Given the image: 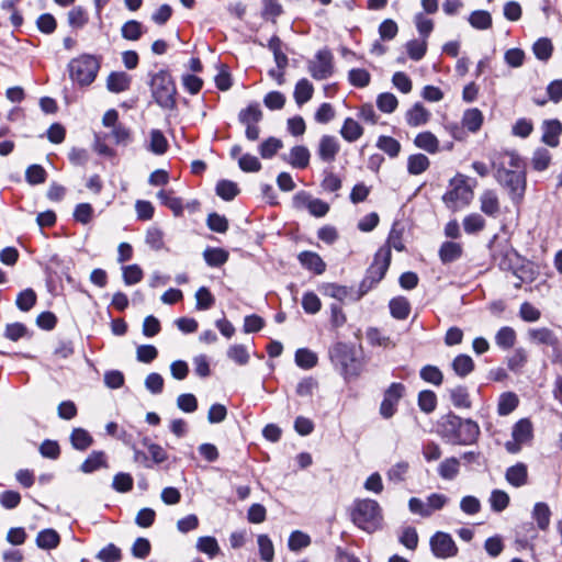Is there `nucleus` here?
I'll return each instance as SVG.
<instances>
[{
    "label": "nucleus",
    "instance_id": "1",
    "mask_svg": "<svg viewBox=\"0 0 562 562\" xmlns=\"http://www.w3.org/2000/svg\"><path fill=\"white\" fill-rule=\"evenodd\" d=\"M351 519L360 529L371 533L382 526V509L376 501L370 498L358 499L355 502Z\"/></svg>",
    "mask_w": 562,
    "mask_h": 562
},
{
    "label": "nucleus",
    "instance_id": "2",
    "mask_svg": "<svg viewBox=\"0 0 562 562\" xmlns=\"http://www.w3.org/2000/svg\"><path fill=\"white\" fill-rule=\"evenodd\" d=\"M450 189L443 194L442 201L446 206L456 212L469 205L474 196L476 181L470 183L469 177L458 173L450 180Z\"/></svg>",
    "mask_w": 562,
    "mask_h": 562
},
{
    "label": "nucleus",
    "instance_id": "3",
    "mask_svg": "<svg viewBox=\"0 0 562 562\" xmlns=\"http://www.w3.org/2000/svg\"><path fill=\"white\" fill-rule=\"evenodd\" d=\"M100 69V59L93 55L82 54L68 64L70 79L81 87L90 86Z\"/></svg>",
    "mask_w": 562,
    "mask_h": 562
},
{
    "label": "nucleus",
    "instance_id": "4",
    "mask_svg": "<svg viewBox=\"0 0 562 562\" xmlns=\"http://www.w3.org/2000/svg\"><path fill=\"white\" fill-rule=\"evenodd\" d=\"M446 431H452L453 436L449 439L453 443L470 445L476 440L480 435L479 425L471 419H461L457 415H448L445 423Z\"/></svg>",
    "mask_w": 562,
    "mask_h": 562
},
{
    "label": "nucleus",
    "instance_id": "5",
    "mask_svg": "<svg viewBox=\"0 0 562 562\" xmlns=\"http://www.w3.org/2000/svg\"><path fill=\"white\" fill-rule=\"evenodd\" d=\"M150 89L155 101L161 108L171 109L175 105L176 87L167 71L160 70L153 75Z\"/></svg>",
    "mask_w": 562,
    "mask_h": 562
},
{
    "label": "nucleus",
    "instance_id": "6",
    "mask_svg": "<svg viewBox=\"0 0 562 562\" xmlns=\"http://www.w3.org/2000/svg\"><path fill=\"white\" fill-rule=\"evenodd\" d=\"M497 181L504 186L514 203H519L525 194L526 178L522 171L498 168Z\"/></svg>",
    "mask_w": 562,
    "mask_h": 562
},
{
    "label": "nucleus",
    "instance_id": "7",
    "mask_svg": "<svg viewBox=\"0 0 562 562\" xmlns=\"http://www.w3.org/2000/svg\"><path fill=\"white\" fill-rule=\"evenodd\" d=\"M530 344L550 347L554 352H562V341L559 336L548 327H535L527 330Z\"/></svg>",
    "mask_w": 562,
    "mask_h": 562
},
{
    "label": "nucleus",
    "instance_id": "8",
    "mask_svg": "<svg viewBox=\"0 0 562 562\" xmlns=\"http://www.w3.org/2000/svg\"><path fill=\"white\" fill-rule=\"evenodd\" d=\"M432 553L437 558L446 559L457 554L458 548L449 533L438 531L430 539Z\"/></svg>",
    "mask_w": 562,
    "mask_h": 562
},
{
    "label": "nucleus",
    "instance_id": "9",
    "mask_svg": "<svg viewBox=\"0 0 562 562\" xmlns=\"http://www.w3.org/2000/svg\"><path fill=\"white\" fill-rule=\"evenodd\" d=\"M331 54L328 50H319L314 60L308 64V70L312 77L316 80H324L331 76L333 64Z\"/></svg>",
    "mask_w": 562,
    "mask_h": 562
},
{
    "label": "nucleus",
    "instance_id": "10",
    "mask_svg": "<svg viewBox=\"0 0 562 562\" xmlns=\"http://www.w3.org/2000/svg\"><path fill=\"white\" fill-rule=\"evenodd\" d=\"M405 386L402 383H392L384 393V398L380 406V414L384 418H391L395 412L398 401L402 398Z\"/></svg>",
    "mask_w": 562,
    "mask_h": 562
},
{
    "label": "nucleus",
    "instance_id": "11",
    "mask_svg": "<svg viewBox=\"0 0 562 562\" xmlns=\"http://www.w3.org/2000/svg\"><path fill=\"white\" fill-rule=\"evenodd\" d=\"M480 210L490 217H496L501 212V202L494 190H484L480 198Z\"/></svg>",
    "mask_w": 562,
    "mask_h": 562
},
{
    "label": "nucleus",
    "instance_id": "12",
    "mask_svg": "<svg viewBox=\"0 0 562 562\" xmlns=\"http://www.w3.org/2000/svg\"><path fill=\"white\" fill-rule=\"evenodd\" d=\"M340 146L336 137L324 135L318 144L317 154L325 162H333L339 153Z\"/></svg>",
    "mask_w": 562,
    "mask_h": 562
},
{
    "label": "nucleus",
    "instance_id": "13",
    "mask_svg": "<svg viewBox=\"0 0 562 562\" xmlns=\"http://www.w3.org/2000/svg\"><path fill=\"white\" fill-rule=\"evenodd\" d=\"M331 360L340 364L345 373H349V363L355 361L352 349L346 344H337L330 351Z\"/></svg>",
    "mask_w": 562,
    "mask_h": 562
},
{
    "label": "nucleus",
    "instance_id": "14",
    "mask_svg": "<svg viewBox=\"0 0 562 562\" xmlns=\"http://www.w3.org/2000/svg\"><path fill=\"white\" fill-rule=\"evenodd\" d=\"M506 481L515 486L521 487L528 483V470L525 463H517L507 469L505 473Z\"/></svg>",
    "mask_w": 562,
    "mask_h": 562
},
{
    "label": "nucleus",
    "instance_id": "15",
    "mask_svg": "<svg viewBox=\"0 0 562 562\" xmlns=\"http://www.w3.org/2000/svg\"><path fill=\"white\" fill-rule=\"evenodd\" d=\"M131 85V76L124 71H113L106 78V88L113 93L126 91Z\"/></svg>",
    "mask_w": 562,
    "mask_h": 562
},
{
    "label": "nucleus",
    "instance_id": "16",
    "mask_svg": "<svg viewBox=\"0 0 562 562\" xmlns=\"http://www.w3.org/2000/svg\"><path fill=\"white\" fill-rule=\"evenodd\" d=\"M297 258L304 268L315 272L316 274H322L326 269V263L316 252L302 251Z\"/></svg>",
    "mask_w": 562,
    "mask_h": 562
},
{
    "label": "nucleus",
    "instance_id": "17",
    "mask_svg": "<svg viewBox=\"0 0 562 562\" xmlns=\"http://www.w3.org/2000/svg\"><path fill=\"white\" fill-rule=\"evenodd\" d=\"M430 119V112L420 103H415L406 112V122L409 126L417 127L426 124Z\"/></svg>",
    "mask_w": 562,
    "mask_h": 562
},
{
    "label": "nucleus",
    "instance_id": "18",
    "mask_svg": "<svg viewBox=\"0 0 562 562\" xmlns=\"http://www.w3.org/2000/svg\"><path fill=\"white\" fill-rule=\"evenodd\" d=\"M562 132V125L558 120L546 121L543 123V135L542 140L551 147H555L559 144V136Z\"/></svg>",
    "mask_w": 562,
    "mask_h": 562
},
{
    "label": "nucleus",
    "instance_id": "19",
    "mask_svg": "<svg viewBox=\"0 0 562 562\" xmlns=\"http://www.w3.org/2000/svg\"><path fill=\"white\" fill-rule=\"evenodd\" d=\"M262 120V111L256 102L250 103L238 113V121L243 125L258 124Z\"/></svg>",
    "mask_w": 562,
    "mask_h": 562
},
{
    "label": "nucleus",
    "instance_id": "20",
    "mask_svg": "<svg viewBox=\"0 0 562 562\" xmlns=\"http://www.w3.org/2000/svg\"><path fill=\"white\" fill-rule=\"evenodd\" d=\"M532 518L540 530H547L551 519V510L548 504L543 502L536 503L532 509Z\"/></svg>",
    "mask_w": 562,
    "mask_h": 562
},
{
    "label": "nucleus",
    "instance_id": "21",
    "mask_svg": "<svg viewBox=\"0 0 562 562\" xmlns=\"http://www.w3.org/2000/svg\"><path fill=\"white\" fill-rule=\"evenodd\" d=\"M414 144L429 154H436L439 150V140L431 132L419 133Z\"/></svg>",
    "mask_w": 562,
    "mask_h": 562
},
{
    "label": "nucleus",
    "instance_id": "22",
    "mask_svg": "<svg viewBox=\"0 0 562 562\" xmlns=\"http://www.w3.org/2000/svg\"><path fill=\"white\" fill-rule=\"evenodd\" d=\"M310 150L305 146H294L289 154V164L295 168L303 169L308 166Z\"/></svg>",
    "mask_w": 562,
    "mask_h": 562
},
{
    "label": "nucleus",
    "instance_id": "23",
    "mask_svg": "<svg viewBox=\"0 0 562 562\" xmlns=\"http://www.w3.org/2000/svg\"><path fill=\"white\" fill-rule=\"evenodd\" d=\"M462 255V246L454 241H445L439 249V258L443 263L452 262Z\"/></svg>",
    "mask_w": 562,
    "mask_h": 562
},
{
    "label": "nucleus",
    "instance_id": "24",
    "mask_svg": "<svg viewBox=\"0 0 562 562\" xmlns=\"http://www.w3.org/2000/svg\"><path fill=\"white\" fill-rule=\"evenodd\" d=\"M482 123L483 114L479 109L473 108L464 112L462 117V124L468 131L472 133L477 132L481 128Z\"/></svg>",
    "mask_w": 562,
    "mask_h": 562
},
{
    "label": "nucleus",
    "instance_id": "25",
    "mask_svg": "<svg viewBox=\"0 0 562 562\" xmlns=\"http://www.w3.org/2000/svg\"><path fill=\"white\" fill-rule=\"evenodd\" d=\"M429 166L430 161L424 154H414L407 159V171L414 176L425 172Z\"/></svg>",
    "mask_w": 562,
    "mask_h": 562
},
{
    "label": "nucleus",
    "instance_id": "26",
    "mask_svg": "<svg viewBox=\"0 0 562 562\" xmlns=\"http://www.w3.org/2000/svg\"><path fill=\"white\" fill-rule=\"evenodd\" d=\"M390 312L394 318L405 319L409 315L411 304L403 296L394 297L390 301Z\"/></svg>",
    "mask_w": 562,
    "mask_h": 562
},
{
    "label": "nucleus",
    "instance_id": "27",
    "mask_svg": "<svg viewBox=\"0 0 562 562\" xmlns=\"http://www.w3.org/2000/svg\"><path fill=\"white\" fill-rule=\"evenodd\" d=\"M59 541V535L54 529H44L36 537V544L46 550L56 548Z\"/></svg>",
    "mask_w": 562,
    "mask_h": 562
},
{
    "label": "nucleus",
    "instance_id": "28",
    "mask_svg": "<svg viewBox=\"0 0 562 562\" xmlns=\"http://www.w3.org/2000/svg\"><path fill=\"white\" fill-rule=\"evenodd\" d=\"M157 198L164 205L169 207L173 212L175 215L178 216V215L182 214V212H183L182 200L180 198L173 196L172 191L160 190L157 193Z\"/></svg>",
    "mask_w": 562,
    "mask_h": 562
},
{
    "label": "nucleus",
    "instance_id": "29",
    "mask_svg": "<svg viewBox=\"0 0 562 562\" xmlns=\"http://www.w3.org/2000/svg\"><path fill=\"white\" fill-rule=\"evenodd\" d=\"M203 257L209 266L221 267L228 260V252L223 248H206Z\"/></svg>",
    "mask_w": 562,
    "mask_h": 562
},
{
    "label": "nucleus",
    "instance_id": "30",
    "mask_svg": "<svg viewBox=\"0 0 562 562\" xmlns=\"http://www.w3.org/2000/svg\"><path fill=\"white\" fill-rule=\"evenodd\" d=\"M314 92L313 85L307 79H301L294 89V99L299 105L306 103L311 100Z\"/></svg>",
    "mask_w": 562,
    "mask_h": 562
},
{
    "label": "nucleus",
    "instance_id": "31",
    "mask_svg": "<svg viewBox=\"0 0 562 562\" xmlns=\"http://www.w3.org/2000/svg\"><path fill=\"white\" fill-rule=\"evenodd\" d=\"M452 368L456 374H458L461 378H464L473 371L474 363L470 356L459 355L452 361Z\"/></svg>",
    "mask_w": 562,
    "mask_h": 562
},
{
    "label": "nucleus",
    "instance_id": "32",
    "mask_svg": "<svg viewBox=\"0 0 562 562\" xmlns=\"http://www.w3.org/2000/svg\"><path fill=\"white\" fill-rule=\"evenodd\" d=\"M363 133L362 127L353 119H346L341 127L340 134L348 142L357 140Z\"/></svg>",
    "mask_w": 562,
    "mask_h": 562
},
{
    "label": "nucleus",
    "instance_id": "33",
    "mask_svg": "<svg viewBox=\"0 0 562 562\" xmlns=\"http://www.w3.org/2000/svg\"><path fill=\"white\" fill-rule=\"evenodd\" d=\"M463 228L467 234H475L485 228V220L477 213H471L463 218Z\"/></svg>",
    "mask_w": 562,
    "mask_h": 562
},
{
    "label": "nucleus",
    "instance_id": "34",
    "mask_svg": "<svg viewBox=\"0 0 562 562\" xmlns=\"http://www.w3.org/2000/svg\"><path fill=\"white\" fill-rule=\"evenodd\" d=\"M516 333L512 327L504 326L495 335V342L503 349H509L515 345Z\"/></svg>",
    "mask_w": 562,
    "mask_h": 562
},
{
    "label": "nucleus",
    "instance_id": "35",
    "mask_svg": "<svg viewBox=\"0 0 562 562\" xmlns=\"http://www.w3.org/2000/svg\"><path fill=\"white\" fill-rule=\"evenodd\" d=\"M460 462L456 458L443 460L438 468L439 475L445 480H453L459 473Z\"/></svg>",
    "mask_w": 562,
    "mask_h": 562
},
{
    "label": "nucleus",
    "instance_id": "36",
    "mask_svg": "<svg viewBox=\"0 0 562 562\" xmlns=\"http://www.w3.org/2000/svg\"><path fill=\"white\" fill-rule=\"evenodd\" d=\"M532 435L531 423L527 419L519 420L513 429V439L522 445L529 441Z\"/></svg>",
    "mask_w": 562,
    "mask_h": 562
},
{
    "label": "nucleus",
    "instance_id": "37",
    "mask_svg": "<svg viewBox=\"0 0 562 562\" xmlns=\"http://www.w3.org/2000/svg\"><path fill=\"white\" fill-rule=\"evenodd\" d=\"M518 405V397L515 393L507 392L501 395L497 411L502 416L510 414Z\"/></svg>",
    "mask_w": 562,
    "mask_h": 562
},
{
    "label": "nucleus",
    "instance_id": "38",
    "mask_svg": "<svg viewBox=\"0 0 562 562\" xmlns=\"http://www.w3.org/2000/svg\"><path fill=\"white\" fill-rule=\"evenodd\" d=\"M71 443L75 449L86 450L92 443V437L82 428H76L70 436Z\"/></svg>",
    "mask_w": 562,
    "mask_h": 562
},
{
    "label": "nucleus",
    "instance_id": "39",
    "mask_svg": "<svg viewBox=\"0 0 562 562\" xmlns=\"http://www.w3.org/2000/svg\"><path fill=\"white\" fill-rule=\"evenodd\" d=\"M168 149V142L159 130L150 132L149 150L156 155H162Z\"/></svg>",
    "mask_w": 562,
    "mask_h": 562
},
{
    "label": "nucleus",
    "instance_id": "40",
    "mask_svg": "<svg viewBox=\"0 0 562 562\" xmlns=\"http://www.w3.org/2000/svg\"><path fill=\"white\" fill-rule=\"evenodd\" d=\"M322 292L324 295L333 297L340 302L347 300L351 294L348 288L335 283L324 284L322 288Z\"/></svg>",
    "mask_w": 562,
    "mask_h": 562
},
{
    "label": "nucleus",
    "instance_id": "41",
    "mask_svg": "<svg viewBox=\"0 0 562 562\" xmlns=\"http://www.w3.org/2000/svg\"><path fill=\"white\" fill-rule=\"evenodd\" d=\"M260 558L263 562H272L274 558L273 543L267 535H259L257 538Z\"/></svg>",
    "mask_w": 562,
    "mask_h": 562
},
{
    "label": "nucleus",
    "instance_id": "42",
    "mask_svg": "<svg viewBox=\"0 0 562 562\" xmlns=\"http://www.w3.org/2000/svg\"><path fill=\"white\" fill-rule=\"evenodd\" d=\"M196 549L207 554L210 558H214L220 552L216 539L210 536L200 537L196 541Z\"/></svg>",
    "mask_w": 562,
    "mask_h": 562
},
{
    "label": "nucleus",
    "instance_id": "43",
    "mask_svg": "<svg viewBox=\"0 0 562 562\" xmlns=\"http://www.w3.org/2000/svg\"><path fill=\"white\" fill-rule=\"evenodd\" d=\"M450 398L452 404L458 408H470L471 401L465 387L457 386L450 390Z\"/></svg>",
    "mask_w": 562,
    "mask_h": 562
},
{
    "label": "nucleus",
    "instance_id": "44",
    "mask_svg": "<svg viewBox=\"0 0 562 562\" xmlns=\"http://www.w3.org/2000/svg\"><path fill=\"white\" fill-rule=\"evenodd\" d=\"M533 54L540 60H548L553 52L552 43L549 38H539L532 46Z\"/></svg>",
    "mask_w": 562,
    "mask_h": 562
},
{
    "label": "nucleus",
    "instance_id": "45",
    "mask_svg": "<svg viewBox=\"0 0 562 562\" xmlns=\"http://www.w3.org/2000/svg\"><path fill=\"white\" fill-rule=\"evenodd\" d=\"M376 146L393 158L397 157L401 151V144L390 136H380Z\"/></svg>",
    "mask_w": 562,
    "mask_h": 562
},
{
    "label": "nucleus",
    "instance_id": "46",
    "mask_svg": "<svg viewBox=\"0 0 562 562\" xmlns=\"http://www.w3.org/2000/svg\"><path fill=\"white\" fill-rule=\"evenodd\" d=\"M295 362L303 369H311L317 363V356L305 348L297 349L295 352Z\"/></svg>",
    "mask_w": 562,
    "mask_h": 562
},
{
    "label": "nucleus",
    "instance_id": "47",
    "mask_svg": "<svg viewBox=\"0 0 562 562\" xmlns=\"http://www.w3.org/2000/svg\"><path fill=\"white\" fill-rule=\"evenodd\" d=\"M408 470H409L408 462L400 461L389 469L386 476H387L389 481L394 482V483H400L405 480V477L408 473Z\"/></svg>",
    "mask_w": 562,
    "mask_h": 562
},
{
    "label": "nucleus",
    "instance_id": "48",
    "mask_svg": "<svg viewBox=\"0 0 562 562\" xmlns=\"http://www.w3.org/2000/svg\"><path fill=\"white\" fill-rule=\"evenodd\" d=\"M407 54L413 60H420L427 50V41L423 40H413L406 44Z\"/></svg>",
    "mask_w": 562,
    "mask_h": 562
},
{
    "label": "nucleus",
    "instance_id": "49",
    "mask_svg": "<svg viewBox=\"0 0 562 562\" xmlns=\"http://www.w3.org/2000/svg\"><path fill=\"white\" fill-rule=\"evenodd\" d=\"M469 22L477 30H486L492 25V18L487 11L479 10L471 13Z\"/></svg>",
    "mask_w": 562,
    "mask_h": 562
},
{
    "label": "nucleus",
    "instance_id": "50",
    "mask_svg": "<svg viewBox=\"0 0 562 562\" xmlns=\"http://www.w3.org/2000/svg\"><path fill=\"white\" fill-rule=\"evenodd\" d=\"M36 303V294L32 289H25L18 294L15 304L23 311H30Z\"/></svg>",
    "mask_w": 562,
    "mask_h": 562
},
{
    "label": "nucleus",
    "instance_id": "51",
    "mask_svg": "<svg viewBox=\"0 0 562 562\" xmlns=\"http://www.w3.org/2000/svg\"><path fill=\"white\" fill-rule=\"evenodd\" d=\"M239 190L237 184L233 181L222 180L216 184V193L224 200H233Z\"/></svg>",
    "mask_w": 562,
    "mask_h": 562
},
{
    "label": "nucleus",
    "instance_id": "52",
    "mask_svg": "<svg viewBox=\"0 0 562 562\" xmlns=\"http://www.w3.org/2000/svg\"><path fill=\"white\" fill-rule=\"evenodd\" d=\"M310 543L311 538L308 535L300 530H295L290 535L288 546L291 551H299L303 548L308 547Z\"/></svg>",
    "mask_w": 562,
    "mask_h": 562
},
{
    "label": "nucleus",
    "instance_id": "53",
    "mask_svg": "<svg viewBox=\"0 0 562 562\" xmlns=\"http://www.w3.org/2000/svg\"><path fill=\"white\" fill-rule=\"evenodd\" d=\"M227 357L239 366L249 361V352L243 345H234L227 349Z\"/></svg>",
    "mask_w": 562,
    "mask_h": 562
},
{
    "label": "nucleus",
    "instance_id": "54",
    "mask_svg": "<svg viewBox=\"0 0 562 562\" xmlns=\"http://www.w3.org/2000/svg\"><path fill=\"white\" fill-rule=\"evenodd\" d=\"M122 36L128 41H137L142 36V24L138 21L131 20L124 23L121 29Z\"/></svg>",
    "mask_w": 562,
    "mask_h": 562
},
{
    "label": "nucleus",
    "instance_id": "55",
    "mask_svg": "<svg viewBox=\"0 0 562 562\" xmlns=\"http://www.w3.org/2000/svg\"><path fill=\"white\" fill-rule=\"evenodd\" d=\"M491 507L493 510L503 512L509 504V496L502 490H494L490 497Z\"/></svg>",
    "mask_w": 562,
    "mask_h": 562
},
{
    "label": "nucleus",
    "instance_id": "56",
    "mask_svg": "<svg viewBox=\"0 0 562 562\" xmlns=\"http://www.w3.org/2000/svg\"><path fill=\"white\" fill-rule=\"evenodd\" d=\"M143 445L147 448L151 460L156 464L162 463L168 459V454L161 446L151 442L149 439H144Z\"/></svg>",
    "mask_w": 562,
    "mask_h": 562
},
{
    "label": "nucleus",
    "instance_id": "57",
    "mask_svg": "<svg viewBox=\"0 0 562 562\" xmlns=\"http://www.w3.org/2000/svg\"><path fill=\"white\" fill-rule=\"evenodd\" d=\"M282 142L276 137H269L259 147L260 156L265 159L271 158L280 148Z\"/></svg>",
    "mask_w": 562,
    "mask_h": 562
},
{
    "label": "nucleus",
    "instance_id": "58",
    "mask_svg": "<svg viewBox=\"0 0 562 562\" xmlns=\"http://www.w3.org/2000/svg\"><path fill=\"white\" fill-rule=\"evenodd\" d=\"M196 308L200 311L209 310L215 302L214 296L205 286L200 288L195 293Z\"/></svg>",
    "mask_w": 562,
    "mask_h": 562
},
{
    "label": "nucleus",
    "instance_id": "59",
    "mask_svg": "<svg viewBox=\"0 0 562 562\" xmlns=\"http://www.w3.org/2000/svg\"><path fill=\"white\" fill-rule=\"evenodd\" d=\"M398 101L393 93H381L378 97L376 105L384 113H392L397 108Z\"/></svg>",
    "mask_w": 562,
    "mask_h": 562
},
{
    "label": "nucleus",
    "instance_id": "60",
    "mask_svg": "<svg viewBox=\"0 0 562 562\" xmlns=\"http://www.w3.org/2000/svg\"><path fill=\"white\" fill-rule=\"evenodd\" d=\"M418 405L425 413H431L437 405V397L432 391H422L418 395Z\"/></svg>",
    "mask_w": 562,
    "mask_h": 562
},
{
    "label": "nucleus",
    "instance_id": "61",
    "mask_svg": "<svg viewBox=\"0 0 562 562\" xmlns=\"http://www.w3.org/2000/svg\"><path fill=\"white\" fill-rule=\"evenodd\" d=\"M25 179L30 184H40L46 180V171L41 165H32L25 171Z\"/></svg>",
    "mask_w": 562,
    "mask_h": 562
},
{
    "label": "nucleus",
    "instance_id": "62",
    "mask_svg": "<svg viewBox=\"0 0 562 562\" xmlns=\"http://www.w3.org/2000/svg\"><path fill=\"white\" fill-rule=\"evenodd\" d=\"M121 550L115 544L110 543L99 551L97 558L102 562H119L121 560Z\"/></svg>",
    "mask_w": 562,
    "mask_h": 562
},
{
    "label": "nucleus",
    "instance_id": "63",
    "mask_svg": "<svg viewBox=\"0 0 562 562\" xmlns=\"http://www.w3.org/2000/svg\"><path fill=\"white\" fill-rule=\"evenodd\" d=\"M143 279V270L138 265H130L123 268V280L125 284L133 285Z\"/></svg>",
    "mask_w": 562,
    "mask_h": 562
},
{
    "label": "nucleus",
    "instance_id": "64",
    "mask_svg": "<svg viewBox=\"0 0 562 562\" xmlns=\"http://www.w3.org/2000/svg\"><path fill=\"white\" fill-rule=\"evenodd\" d=\"M104 463V456L102 452H92L81 464V471L91 473L99 469Z\"/></svg>",
    "mask_w": 562,
    "mask_h": 562
}]
</instances>
